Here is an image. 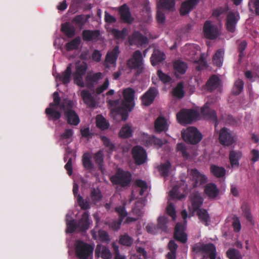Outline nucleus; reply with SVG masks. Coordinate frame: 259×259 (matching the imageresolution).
<instances>
[{"label":"nucleus","mask_w":259,"mask_h":259,"mask_svg":"<svg viewBox=\"0 0 259 259\" xmlns=\"http://www.w3.org/2000/svg\"><path fill=\"white\" fill-rule=\"evenodd\" d=\"M123 99L111 100L109 103L114 107L112 112L121 115L122 120H126L128 116V112H131L135 106L134 97L135 91L128 88L123 91Z\"/></svg>","instance_id":"obj_1"},{"label":"nucleus","mask_w":259,"mask_h":259,"mask_svg":"<svg viewBox=\"0 0 259 259\" xmlns=\"http://www.w3.org/2000/svg\"><path fill=\"white\" fill-rule=\"evenodd\" d=\"M90 17L89 15H76L71 21L62 24L61 30L62 32H76L77 31H80L83 28Z\"/></svg>","instance_id":"obj_2"},{"label":"nucleus","mask_w":259,"mask_h":259,"mask_svg":"<svg viewBox=\"0 0 259 259\" xmlns=\"http://www.w3.org/2000/svg\"><path fill=\"white\" fill-rule=\"evenodd\" d=\"M53 102L49 104V106L45 109V114L49 121H57L62 116L61 112L56 110L55 107H58L60 104L61 98L58 92L53 93Z\"/></svg>","instance_id":"obj_3"},{"label":"nucleus","mask_w":259,"mask_h":259,"mask_svg":"<svg viewBox=\"0 0 259 259\" xmlns=\"http://www.w3.org/2000/svg\"><path fill=\"white\" fill-rule=\"evenodd\" d=\"M132 178V176L130 172L118 168L115 174L110 177V181L113 185L126 187L130 186Z\"/></svg>","instance_id":"obj_4"},{"label":"nucleus","mask_w":259,"mask_h":259,"mask_svg":"<svg viewBox=\"0 0 259 259\" xmlns=\"http://www.w3.org/2000/svg\"><path fill=\"white\" fill-rule=\"evenodd\" d=\"M127 66L131 69H136V75H139L143 72L144 62L142 53L139 50L135 51L126 62Z\"/></svg>","instance_id":"obj_5"},{"label":"nucleus","mask_w":259,"mask_h":259,"mask_svg":"<svg viewBox=\"0 0 259 259\" xmlns=\"http://www.w3.org/2000/svg\"><path fill=\"white\" fill-rule=\"evenodd\" d=\"M94 247L81 240H77L75 244V253L79 259H88L93 254Z\"/></svg>","instance_id":"obj_6"},{"label":"nucleus","mask_w":259,"mask_h":259,"mask_svg":"<svg viewBox=\"0 0 259 259\" xmlns=\"http://www.w3.org/2000/svg\"><path fill=\"white\" fill-rule=\"evenodd\" d=\"M181 134L183 140L186 143L192 145L197 144L202 138L201 133L193 126L188 127L186 131H182Z\"/></svg>","instance_id":"obj_7"},{"label":"nucleus","mask_w":259,"mask_h":259,"mask_svg":"<svg viewBox=\"0 0 259 259\" xmlns=\"http://www.w3.org/2000/svg\"><path fill=\"white\" fill-rule=\"evenodd\" d=\"M191 184L190 189L197 188L204 185L207 182V177L196 168L192 169L190 172Z\"/></svg>","instance_id":"obj_8"},{"label":"nucleus","mask_w":259,"mask_h":259,"mask_svg":"<svg viewBox=\"0 0 259 259\" xmlns=\"http://www.w3.org/2000/svg\"><path fill=\"white\" fill-rule=\"evenodd\" d=\"M197 112L193 109H181L177 114L178 122L181 124L191 123L198 117Z\"/></svg>","instance_id":"obj_9"},{"label":"nucleus","mask_w":259,"mask_h":259,"mask_svg":"<svg viewBox=\"0 0 259 259\" xmlns=\"http://www.w3.org/2000/svg\"><path fill=\"white\" fill-rule=\"evenodd\" d=\"M87 68V64L84 62L76 64L75 71L73 73L74 82L80 87L83 88L85 86L83 76L85 75Z\"/></svg>","instance_id":"obj_10"},{"label":"nucleus","mask_w":259,"mask_h":259,"mask_svg":"<svg viewBox=\"0 0 259 259\" xmlns=\"http://www.w3.org/2000/svg\"><path fill=\"white\" fill-rule=\"evenodd\" d=\"M220 143L225 146H230L235 142V138L232 132L226 127H223L220 131Z\"/></svg>","instance_id":"obj_11"},{"label":"nucleus","mask_w":259,"mask_h":259,"mask_svg":"<svg viewBox=\"0 0 259 259\" xmlns=\"http://www.w3.org/2000/svg\"><path fill=\"white\" fill-rule=\"evenodd\" d=\"M132 153L136 164L141 165L145 162L147 153L142 147L139 145L134 147L132 150Z\"/></svg>","instance_id":"obj_12"},{"label":"nucleus","mask_w":259,"mask_h":259,"mask_svg":"<svg viewBox=\"0 0 259 259\" xmlns=\"http://www.w3.org/2000/svg\"><path fill=\"white\" fill-rule=\"evenodd\" d=\"M158 94V90L155 87H150L141 97L142 104L149 106L154 102L156 97Z\"/></svg>","instance_id":"obj_13"},{"label":"nucleus","mask_w":259,"mask_h":259,"mask_svg":"<svg viewBox=\"0 0 259 259\" xmlns=\"http://www.w3.org/2000/svg\"><path fill=\"white\" fill-rule=\"evenodd\" d=\"M117 11L122 22L127 24L133 23L134 18L132 17L130 8L127 4H124L117 8Z\"/></svg>","instance_id":"obj_14"},{"label":"nucleus","mask_w":259,"mask_h":259,"mask_svg":"<svg viewBox=\"0 0 259 259\" xmlns=\"http://www.w3.org/2000/svg\"><path fill=\"white\" fill-rule=\"evenodd\" d=\"M239 17L238 14L236 13L230 12L228 14L226 18V26L228 31L230 32H234L235 31Z\"/></svg>","instance_id":"obj_15"},{"label":"nucleus","mask_w":259,"mask_h":259,"mask_svg":"<svg viewBox=\"0 0 259 259\" xmlns=\"http://www.w3.org/2000/svg\"><path fill=\"white\" fill-rule=\"evenodd\" d=\"M201 0H186L181 6L180 13L181 15L185 16L189 14L198 4Z\"/></svg>","instance_id":"obj_16"},{"label":"nucleus","mask_w":259,"mask_h":259,"mask_svg":"<svg viewBox=\"0 0 259 259\" xmlns=\"http://www.w3.org/2000/svg\"><path fill=\"white\" fill-rule=\"evenodd\" d=\"M201 113L206 118L212 120L216 125L218 123L217 113L214 110L209 107L208 103H206L201 109Z\"/></svg>","instance_id":"obj_17"},{"label":"nucleus","mask_w":259,"mask_h":259,"mask_svg":"<svg viewBox=\"0 0 259 259\" xmlns=\"http://www.w3.org/2000/svg\"><path fill=\"white\" fill-rule=\"evenodd\" d=\"M204 193L210 199L214 200L220 194V190L216 184L213 183L207 184L204 187Z\"/></svg>","instance_id":"obj_18"},{"label":"nucleus","mask_w":259,"mask_h":259,"mask_svg":"<svg viewBox=\"0 0 259 259\" xmlns=\"http://www.w3.org/2000/svg\"><path fill=\"white\" fill-rule=\"evenodd\" d=\"M128 42L130 45H136L142 46L148 44V39L142 33H132V35L128 37Z\"/></svg>","instance_id":"obj_19"},{"label":"nucleus","mask_w":259,"mask_h":259,"mask_svg":"<svg viewBox=\"0 0 259 259\" xmlns=\"http://www.w3.org/2000/svg\"><path fill=\"white\" fill-rule=\"evenodd\" d=\"M192 204V209L194 211L201 209L203 202V199L198 192H195L190 194L189 197Z\"/></svg>","instance_id":"obj_20"},{"label":"nucleus","mask_w":259,"mask_h":259,"mask_svg":"<svg viewBox=\"0 0 259 259\" xmlns=\"http://www.w3.org/2000/svg\"><path fill=\"white\" fill-rule=\"evenodd\" d=\"M80 97L84 103L89 107L94 108L96 106V103L94 96L87 90H82L80 92Z\"/></svg>","instance_id":"obj_21"},{"label":"nucleus","mask_w":259,"mask_h":259,"mask_svg":"<svg viewBox=\"0 0 259 259\" xmlns=\"http://www.w3.org/2000/svg\"><path fill=\"white\" fill-rule=\"evenodd\" d=\"M174 236L176 240L183 243L187 242V235L184 232V226L182 224L177 223L176 224Z\"/></svg>","instance_id":"obj_22"},{"label":"nucleus","mask_w":259,"mask_h":259,"mask_svg":"<svg viewBox=\"0 0 259 259\" xmlns=\"http://www.w3.org/2000/svg\"><path fill=\"white\" fill-rule=\"evenodd\" d=\"M72 65L69 64L64 71L61 73H59L56 78L61 81L64 84H68L71 80V75L72 74Z\"/></svg>","instance_id":"obj_23"},{"label":"nucleus","mask_w":259,"mask_h":259,"mask_svg":"<svg viewBox=\"0 0 259 259\" xmlns=\"http://www.w3.org/2000/svg\"><path fill=\"white\" fill-rule=\"evenodd\" d=\"M64 114L68 124L75 126L79 123V117L74 110L66 111Z\"/></svg>","instance_id":"obj_24"},{"label":"nucleus","mask_w":259,"mask_h":259,"mask_svg":"<svg viewBox=\"0 0 259 259\" xmlns=\"http://www.w3.org/2000/svg\"><path fill=\"white\" fill-rule=\"evenodd\" d=\"M91 221L89 219V214L85 211L82 214L81 218L77 222L78 229L81 232H85L89 229Z\"/></svg>","instance_id":"obj_25"},{"label":"nucleus","mask_w":259,"mask_h":259,"mask_svg":"<svg viewBox=\"0 0 259 259\" xmlns=\"http://www.w3.org/2000/svg\"><path fill=\"white\" fill-rule=\"evenodd\" d=\"M144 142H145V145L147 147L153 146L158 148L162 147L164 143L161 139L158 138L155 136L145 137Z\"/></svg>","instance_id":"obj_26"},{"label":"nucleus","mask_w":259,"mask_h":259,"mask_svg":"<svg viewBox=\"0 0 259 259\" xmlns=\"http://www.w3.org/2000/svg\"><path fill=\"white\" fill-rule=\"evenodd\" d=\"M95 254L100 255L103 259H110L112 257V253L109 249L105 246L98 244L95 249Z\"/></svg>","instance_id":"obj_27"},{"label":"nucleus","mask_w":259,"mask_h":259,"mask_svg":"<svg viewBox=\"0 0 259 259\" xmlns=\"http://www.w3.org/2000/svg\"><path fill=\"white\" fill-rule=\"evenodd\" d=\"M242 153L239 151L231 150L229 153V160L232 168L238 167Z\"/></svg>","instance_id":"obj_28"},{"label":"nucleus","mask_w":259,"mask_h":259,"mask_svg":"<svg viewBox=\"0 0 259 259\" xmlns=\"http://www.w3.org/2000/svg\"><path fill=\"white\" fill-rule=\"evenodd\" d=\"M155 131L156 133H160L168 130V124L166 119L161 116H159L154 122Z\"/></svg>","instance_id":"obj_29"},{"label":"nucleus","mask_w":259,"mask_h":259,"mask_svg":"<svg viewBox=\"0 0 259 259\" xmlns=\"http://www.w3.org/2000/svg\"><path fill=\"white\" fill-rule=\"evenodd\" d=\"M119 53V47L116 46L111 52L106 54L105 62L110 65L115 64Z\"/></svg>","instance_id":"obj_30"},{"label":"nucleus","mask_w":259,"mask_h":259,"mask_svg":"<svg viewBox=\"0 0 259 259\" xmlns=\"http://www.w3.org/2000/svg\"><path fill=\"white\" fill-rule=\"evenodd\" d=\"M102 73L97 72L92 74H88L85 77V81L87 86L89 89L94 88V84L97 83L98 81L102 78Z\"/></svg>","instance_id":"obj_31"},{"label":"nucleus","mask_w":259,"mask_h":259,"mask_svg":"<svg viewBox=\"0 0 259 259\" xmlns=\"http://www.w3.org/2000/svg\"><path fill=\"white\" fill-rule=\"evenodd\" d=\"M165 59V54L158 50H155L151 57V64L156 66Z\"/></svg>","instance_id":"obj_32"},{"label":"nucleus","mask_w":259,"mask_h":259,"mask_svg":"<svg viewBox=\"0 0 259 259\" xmlns=\"http://www.w3.org/2000/svg\"><path fill=\"white\" fill-rule=\"evenodd\" d=\"M221 80L215 75H211L206 83V88L209 91L217 89L220 85Z\"/></svg>","instance_id":"obj_33"},{"label":"nucleus","mask_w":259,"mask_h":259,"mask_svg":"<svg viewBox=\"0 0 259 259\" xmlns=\"http://www.w3.org/2000/svg\"><path fill=\"white\" fill-rule=\"evenodd\" d=\"M210 172L217 178H222L225 176L226 170L224 167L212 164L210 166Z\"/></svg>","instance_id":"obj_34"},{"label":"nucleus","mask_w":259,"mask_h":259,"mask_svg":"<svg viewBox=\"0 0 259 259\" xmlns=\"http://www.w3.org/2000/svg\"><path fill=\"white\" fill-rule=\"evenodd\" d=\"M201 250L204 252L208 253L210 259H216V249L213 244H204L201 246Z\"/></svg>","instance_id":"obj_35"},{"label":"nucleus","mask_w":259,"mask_h":259,"mask_svg":"<svg viewBox=\"0 0 259 259\" xmlns=\"http://www.w3.org/2000/svg\"><path fill=\"white\" fill-rule=\"evenodd\" d=\"M81 42V38L77 36L73 39L67 42L65 46L66 51L70 52L73 50H76L79 48Z\"/></svg>","instance_id":"obj_36"},{"label":"nucleus","mask_w":259,"mask_h":259,"mask_svg":"<svg viewBox=\"0 0 259 259\" xmlns=\"http://www.w3.org/2000/svg\"><path fill=\"white\" fill-rule=\"evenodd\" d=\"M196 211H197V214L200 221L205 226H208L210 217L207 210L205 209L201 208Z\"/></svg>","instance_id":"obj_37"},{"label":"nucleus","mask_w":259,"mask_h":259,"mask_svg":"<svg viewBox=\"0 0 259 259\" xmlns=\"http://www.w3.org/2000/svg\"><path fill=\"white\" fill-rule=\"evenodd\" d=\"M174 68L176 73L184 74L186 72L188 66L184 62L176 60L174 63Z\"/></svg>","instance_id":"obj_38"},{"label":"nucleus","mask_w":259,"mask_h":259,"mask_svg":"<svg viewBox=\"0 0 259 259\" xmlns=\"http://www.w3.org/2000/svg\"><path fill=\"white\" fill-rule=\"evenodd\" d=\"M224 51L219 49L217 51L213 56L212 62L214 65L218 67L222 66L223 62Z\"/></svg>","instance_id":"obj_39"},{"label":"nucleus","mask_w":259,"mask_h":259,"mask_svg":"<svg viewBox=\"0 0 259 259\" xmlns=\"http://www.w3.org/2000/svg\"><path fill=\"white\" fill-rule=\"evenodd\" d=\"M176 150L180 154H181L184 159H188L190 157V153L188 152V148L184 143H178L177 145Z\"/></svg>","instance_id":"obj_40"},{"label":"nucleus","mask_w":259,"mask_h":259,"mask_svg":"<svg viewBox=\"0 0 259 259\" xmlns=\"http://www.w3.org/2000/svg\"><path fill=\"white\" fill-rule=\"evenodd\" d=\"M82 161L85 169L91 170L94 168V164L91 161V156L89 153H85L83 155Z\"/></svg>","instance_id":"obj_41"},{"label":"nucleus","mask_w":259,"mask_h":259,"mask_svg":"<svg viewBox=\"0 0 259 259\" xmlns=\"http://www.w3.org/2000/svg\"><path fill=\"white\" fill-rule=\"evenodd\" d=\"M93 159L100 170H102L104 163V154L102 150H99L94 154Z\"/></svg>","instance_id":"obj_42"},{"label":"nucleus","mask_w":259,"mask_h":259,"mask_svg":"<svg viewBox=\"0 0 259 259\" xmlns=\"http://www.w3.org/2000/svg\"><path fill=\"white\" fill-rule=\"evenodd\" d=\"M77 202L82 210H88L90 209V202L89 199H84L83 197L78 194L77 196Z\"/></svg>","instance_id":"obj_43"},{"label":"nucleus","mask_w":259,"mask_h":259,"mask_svg":"<svg viewBox=\"0 0 259 259\" xmlns=\"http://www.w3.org/2000/svg\"><path fill=\"white\" fill-rule=\"evenodd\" d=\"M134 239L127 233H124L120 236L119 243L124 246H131L133 244Z\"/></svg>","instance_id":"obj_44"},{"label":"nucleus","mask_w":259,"mask_h":259,"mask_svg":"<svg viewBox=\"0 0 259 259\" xmlns=\"http://www.w3.org/2000/svg\"><path fill=\"white\" fill-rule=\"evenodd\" d=\"M74 102L73 101L67 98L64 99L62 102H60L59 107L60 109L63 110L64 112L69 110H73Z\"/></svg>","instance_id":"obj_45"},{"label":"nucleus","mask_w":259,"mask_h":259,"mask_svg":"<svg viewBox=\"0 0 259 259\" xmlns=\"http://www.w3.org/2000/svg\"><path fill=\"white\" fill-rule=\"evenodd\" d=\"M203 32H218V26L210 20H206L204 23Z\"/></svg>","instance_id":"obj_46"},{"label":"nucleus","mask_w":259,"mask_h":259,"mask_svg":"<svg viewBox=\"0 0 259 259\" xmlns=\"http://www.w3.org/2000/svg\"><path fill=\"white\" fill-rule=\"evenodd\" d=\"M133 131L128 124H125L121 128L119 135L121 138L125 139L132 136Z\"/></svg>","instance_id":"obj_47"},{"label":"nucleus","mask_w":259,"mask_h":259,"mask_svg":"<svg viewBox=\"0 0 259 259\" xmlns=\"http://www.w3.org/2000/svg\"><path fill=\"white\" fill-rule=\"evenodd\" d=\"M184 86L182 82H179L177 85L173 89L172 96L179 99L182 98L184 96Z\"/></svg>","instance_id":"obj_48"},{"label":"nucleus","mask_w":259,"mask_h":259,"mask_svg":"<svg viewBox=\"0 0 259 259\" xmlns=\"http://www.w3.org/2000/svg\"><path fill=\"white\" fill-rule=\"evenodd\" d=\"M241 209L243 214L246 220L250 223H252L253 219L249 206L247 203H244L241 206Z\"/></svg>","instance_id":"obj_49"},{"label":"nucleus","mask_w":259,"mask_h":259,"mask_svg":"<svg viewBox=\"0 0 259 259\" xmlns=\"http://www.w3.org/2000/svg\"><path fill=\"white\" fill-rule=\"evenodd\" d=\"M170 167L171 163L168 161L161 164L158 167V170L161 176L164 178L167 177L168 176V173Z\"/></svg>","instance_id":"obj_50"},{"label":"nucleus","mask_w":259,"mask_h":259,"mask_svg":"<svg viewBox=\"0 0 259 259\" xmlns=\"http://www.w3.org/2000/svg\"><path fill=\"white\" fill-rule=\"evenodd\" d=\"M175 0H160L158 7L161 9L170 10L175 7Z\"/></svg>","instance_id":"obj_51"},{"label":"nucleus","mask_w":259,"mask_h":259,"mask_svg":"<svg viewBox=\"0 0 259 259\" xmlns=\"http://www.w3.org/2000/svg\"><path fill=\"white\" fill-rule=\"evenodd\" d=\"M244 87L243 81L240 79H237L234 83L232 89V94L235 95H239L242 91Z\"/></svg>","instance_id":"obj_52"},{"label":"nucleus","mask_w":259,"mask_h":259,"mask_svg":"<svg viewBox=\"0 0 259 259\" xmlns=\"http://www.w3.org/2000/svg\"><path fill=\"white\" fill-rule=\"evenodd\" d=\"M97 126L102 130H104L108 128L109 124L107 122L106 119L102 116H98L96 119Z\"/></svg>","instance_id":"obj_53"},{"label":"nucleus","mask_w":259,"mask_h":259,"mask_svg":"<svg viewBox=\"0 0 259 259\" xmlns=\"http://www.w3.org/2000/svg\"><path fill=\"white\" fill-rule=\"evenodd\" d=\"M66 232L68 233H73L77 229H78V225L76 221L74 219L69 220H66Z\"/></svg>","instance_id":"obj_54"},{"label":"nucleus","mask_w":259,"mask_h":259,"mask_svg":"<svg viewBox=\"0 0 259 259\" xmlns=\"http://www.w3.org/2000/svg\"><path fill=\"white\" fill-rule=\"evenodd\" d=\"M91 197L94 203L99 202L102 198V195L99 189L94 188L91 192Z\"/></svg>","instance_id":"obj_55"},{"label":"nucleus","mask_w":259,"mask_h":259,"mask_svg":"<svg viewBox=\"0 0 259 259\" xmlns=\"http://www.w3.org/2000/svg\"><path fill=\"white\" fill-rule=\"evenodd\" d=\"M157 75L159 80L164 84L169 83L171 81V78L170 76L163 72L161 70H158Z\"/></svg>","instance_id":"obj_56"},{"label":"nucleus","mask_w":259,"mask_h":259,"mask_svg":"<svg viewBox=\"0 0 259 259\" xmlns=\"http://www.w3.org/2000/svg\"><path fill=\"white\" fill-rule=\"evenodd\" d=\"M227 256L229 259H241L239 251L234 248H230L226 252Z\"/></svg>","instance_id":"obj_57"},{"label":"nucleus","mask_w":259,"mask_h":259,"mask_svg":"<svg viewBox=\"0 0 259 259\" xmlns=\"http://www.w3.org/2000/svg\"><path fill=\"white\" fill-rule=\"evenodd\" d=\"M168 219L166 216H160L158 219L157 227L162 231H166L167 229V223Z\"/></svg>","instance_id":"obj_58"},{"label":"nucleus","mask_w":259,"mask_h":259,"mask_svg":"<svg viewBox=\"0 0 259 259\" xmlns=\"http://www.w3.org/2000/svg\"><path fill=\"white\" fill-rule=\"evenodd\" d=\"M101 140L103 143L104 145L108 148L110 151H113L115 149V145L110 141V139L106 136H102L100 137Z\"/></svg>","instance_id":"obj_59"},{"label":"nucleus","mask_w":259,"mask_h":259,"mask_svg":"<svg viewBox=\"0 0 259 259\" xmlns=\"http://www.w3.org/2000/svg\"><path fill=\"white\" fill-rule=\"evenodd\" d=\"M115 211L119 215V219L123 220L126 217L127 213L125 211V207L123 206H119L115 208Z\"/></svg>","instance_id":"obj_60"},{"label":"nucleus","mask_w":259,"mask_h":259,"mask_svg":"<svg viewBox=\"0 0 259 259\" xmlns=\"http://www.w3.org/2000/svg\"><path fill=\"white\" fill-rule=\"evenodd\" d=\"M167 213L171 217L172 220L176 218V212L174 206L171 203H169L166 207Z\"/></svg>","instance_id":"obj_61"},{"label":"nucleus","mask_w":259,"mask_h":259,"mask_svg":"<svg viewBox=\"0 0 259 259\" xmlns=\"http://www.w3.org/2000/svg\"><path fill=\"white\" fill-rule=\"evenodd\" d=\"M109 84V80L107 78H106L102 85L96 88V94L98 95H100V94L103 93L105 90L108 89Z\"/></svg>","instance_id":"obj_62"},{"label":"nucleus","mask_w":259,"mask_h":259,"mask_svg":"<svg viewBox=\"0 0 259 259\" xmlns=\"http://www.w3.org/2000/svg\"><path fill=\"white\" fill-rule=\"evenodd\" d=\"M99 237L102 242H108L110 241V237L108 233L104 230H99L98 232Z\"/></svg>","instance_id":"obj_63"},{"label":"nucleus","mask_w":259,"mask_h":259,"mask_svg":"<svg viewBox=\"0 0 259 259\" xmlns=\"http://www.w3.org/2000/svg\"><path fill=\"white\" fill-rule=\"evenodd\" d=\"M232 226L235 232H238L240 231L241 228V223L238 217H235L233 218Z\"/></svg>","instance_id":"obj_64"}]
</instances>
